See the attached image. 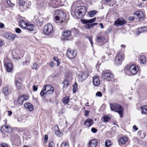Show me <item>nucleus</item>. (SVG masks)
<instances>
[{"instance_id": "0e129e2a", "label": "nucleus", "mask_w": 147, "mask_h": 147, "mask_svg": "<svg viewBox=\"0 0 147 147\" xmlns=\"http://www.w3.org/2000/svg\"><path fill=\"white\" fill-rule=\"evenodd\" d=\"M67 105V108H70L71 107V105H70L69 104H68H68Z\"/></svg>"}, {"instance_id": "9b49d317", "label": "nucleus", "mask_w": 147, "mask_h": 147, "mask_svg": "<svg viewBox=\"0 0 147 147\" xmlns=\"http://www.w3.org/2000/svg\"><path fill=\"white\" fill-rule=\"evenodd\" d=\"M129 70L131 74L135 75L138 71V68L135 64H133L130 66Z\"/></svg>"}, {"instance_id": "423d86ee", "label": "nucleus", "mask_w": 147, "mask_h": 147, "mask_svg": "<svg viewBox=\"0 0 147 147\" xmlns=\"http://www.w3.org/2000/svg\"><path fill=\"white\" fill-rule=\"evenodd\" d=\"M43 32L46 35H49L52 34L53 32V29L52 25L50 24L46 25L44 26Z\"/></svg>"}, {"instance_id": "0eeeda50", "label": "nucleus", "mask_w": 147, "mask_h": 147, "mask_svg": "<svg viewBox=\"0 0 147 147\" xmlns=\"http://www.w3.org/2000/svg\"><path fill=\"white\" fill-rule=\"evenodd\" d=\"M124 59V55L122 52L117 53L115 59V62L117 65H120Z\"/></svg>"}, {"instance_id": "13d9d810", "label": "nucleus", "mask_w": 147, "mask_h": 147, "mask_svg": "<svg viewBox=\"0 0 147 147\" xmlns=\"http://www.w3.org/2000/svg\"><path fill=\"white\" fill-rule=\"evenodd\" d=\"M7 112L8 113V115L9 116H10L12 114V112L11 111H8Z\"/></svg>"}, {"instance_id": "c9c22d12", "label": "nucleus", "mask_w": 147, "mask_h": 147, "mask_svg": "<svg viewBox=\"0 0 147 147\" xmlns=\"http://www.w3.org/2000/svg\"><path fill=\"white\" fill-rule=\"evenodd\" d=\"M138 135L141 138H143L146 135L142 131H139L138 132Z\"/></svg>"}, {"instance_id": "473e14b6", "label": "nucleus", "mask_w": 147, "mask_h": 147, "mask_svg": "<svg viewBox=\"0 0 147 147\" xmlns=\"http://www.w3.org/2000/svg\"><path fill=\"white\" fill-rule=\"evenodd\" d=\"M97 13V11H96L93 10L90 11L88 13V14L90 17H92L95 14H96Z\"/></svg>"}, {"instance_id": "f3484780", "label": "nucleus", "mask_w": 147, "mask_h": 147, "mask_svg": "<svg viewBox=\"0 0 147 147\" xmlns=\"http://www.w3.org/2000/svg\"><path fill=\"white\" fill-rule=\"evenodd\" d=\"M24 106L25 109L30 111H32L34 110L33 106L30 103H26Z\"/></svg>"}, {"instance_id": "774afa93", "label": "nucleus", "mask_w": 147, "mask_h": 147, "mask_svg": "<svg viewBox=\"0 0 147 147\" xmlns=\"http://www.w3.org/2000/svg\"><path fill=\"white\" fill-rule=\"evenodd\" d=\"M107 2H108L111 1V0H105Z\"/></svg>"}, {"instance_id": "4d7b16f0", "label": "nucleus", "mask_w": 147, "mask_h": 147, "mask_svg": "<svg viewBox=\"0 0 147 147\" xmlns=\"http://www.w3.org/2000/svg\"><path fill=\"white\" fill-rule=\"evenodd\" d=\"M133 128L134 129H135L136 130H137L138 129V128H137V127L136 125H134L133 126Z\"/></svg>"}, {"instance_id": "c756f323", "label": "nucleus", "mask_w": 147, "mask_h": 147, "mask_svg": "<svg viewBox=\"0 0 147 147\" xmlns=\"http://www.w3.org/2000/svg\"><path fill=\"white\" fill-rule=\"evenodd\" d=\"M147 28L145 27H142L139 28H138L137 30V33H138V35H139L140 33L146 30Z\"/></svg>"}, {"instance_id": "4468645a", "label": "nucleus", "mask_w": 147, "mask_h": 147, "mask_svg": "<svg viewBox=\"0 0 147 147\" xmlns=\"http://www.w3.org/2000/svg\"><path fill=\"white\" fill-rule=\"evenodd\" d=\"M92 82L93 85L95 86H98L99 85L100 80L97 76H95L93 77Z\"/></svg>"}, {"instance_id": "ea45409f", "label": "nucleus", "mask_w": 147, "mask_h": 147, "mask_svg": "<svg viewBox=\"0 0 147 147\" xmlns=\"http://www.w3.org/2000/svg\"><path fill=\"white\" fill-rule=\"evenodd\" d=\"M53 60L57 62V66H59V65L60 63L59 61V60L58 58L57 57H55L53 58Z\"/></svg>"}, {"instance_id": "864d4df0", "label": "nucleus", "mask_w": 147, "mask_h": 147, "mask_svg": "<svg viewBox=\"0 0 147 147\" xmlns=\"http://www.w3.org/2000/svg\"><path fill=\"white\" fill-rule=\"evenodd\" d=\"M55 65V64L53 61L51 62L50 63V65L51 67H54Z\"/></svg>"}, {"instance_id": "a18cd8bd", "label": "nucleus", "mask_w": 147, "mask_h": 147, "mask_svg": "<svg viewBox=\"0 0 147 147\" xmlns=\"http://www.w3.org/2000/svg\"><path fill=\"white\" fill-rule=\"evenodd\" d=\"M37 67V65L35 63H34L33 64V65L32 66V68L33 69H36V67Z\"/></svg>"}, {"instance_id": "37998d69", "label": "nucleus", "mask_w": 147, "mask_h": 147, "mask_svg": "<svg viewBox=\"0 0 147 147\" xmlns=\"http://www.w3.org/2000/svg\"><path fill=\"white\" fill-rule=\"evenodd\" d=\"M7 2L8 5L11 6H13L14 5V3L11 2L10 0H7Z\"/></svg>"}, {"instance_id": "dca6fc26", "label": "nucleus", "mask_w": 147, "mask_h": 147, "mask_svg": "<svg viewBox=\"0 0 147 147\" xmlns=\"http://www.w3.org/2000/svg\"><path fill=\"white\" fill-rule=\"evenodd\" d=\"M134 15H136L138 17L140 21L142 20L144 18V15L143 13L141 11H136Z\"/></svg>"}, {"instance_id": "cd10ccee", "label": "nucleus", "mask_w": 147, "mask_h": 147, "mask_svg": "<svg viewBox=\"0 0 147 147\" xmlns=\"http://www.w3.org/2000/svg\"><path fill=\"white\" fill-rule=\"evenodd\" d=\"M3 93L5 96L8 95L9 94V91L7 87H4L3 90Z\"/></svg>"}, {"instance_id": "ddd939ff", "label": "nucleus", "mask_w": 147, "mask_h": 147, "mask_svg": "<svg viewBox=\"0 0 147 147\" xmlns=\"http://www.w3.org/2000/svg\"><path fill=\"white\" fill-rule=\"evenodd\" d=\"M6 58L4 60V64L5 66L6 67L7 71L9 72H10L13 69V65L12 63L6 61Z\"/></svg>"}, {"instance_id": "a19ab883", "label": "nucleus", "mask_w": 147, "mask_h": 147, "mask_svg": "<svg viewBox=\"0 0 147 147\" xmlns=\"http://www.w3.org/2000/svg\"><path fill=\"white\" fill-rule=\"evenodd\" d=\"M61 147H69V145L66 142H64L61 144Z\"/></svg>"}, {"instance_id": "bb28decb", "label": "nucleus", "mask_w": 147, "mask_h": 147, "mask_svg": "<svg viewBox=\"0 0 147 147\" xmlns=\"http://www.w3.org/2000/svg\"><path fill=\"white\" fill-rule=\"evenodd\" d=\"M35 23L38 26H41L42 23V19L41 18H38L36 19Z\"/></svg>"}, {"instance_id": "a211bd4d", "label": "nucleus", "mask_w": 147, "mask_h": 147, "mask_svg": "<svg viewBox=\"0 0 147 147\" xmlns=\"http://www.w3.org/2000/svg\"><path fill=\"white\" fill-rule=\"evenodd\" d=\"M28 97L26 96H19L18 99V101L20 105H22L24 100H26Z\"/></svg>"}, {"instance_id": "5fc2aeb1", "label": "nucleus", "mask_w": 147, "mask_h": 147, "mask_svg": "<svg viewBox=\"0 0 147 147\" xmlns=\"http://www.w3.org/2000/svg\"><path fill=\"white\" fill-rule=\"evenodd\" d=\"M88 39H89V41L90 42V43H91V45H92V47H93V42L92 41V38H91V37H89L88 38Z\"/></svg>"}, {"instance_id": "f03ea898", "label": "nucleus", "mask_w": 147, "mask_h": 147, "mask_svg": "<svg viewBox=\"0 0 147 147\" xmlns=\"http://www.w3.org/2000/svg\"><path fill=\"white\" fill-rule=\"evenodd\" d=\"M110 106L111 110L118 113L121 117H122L123 109L120 105L114 103L110 104Z\"/></svg>"}, {"instance_id": "c85d7f7f", "label": "nucleus", "mask_w": 147, "mask_h": 147, "mask_svg": "<svg viewBox=\"0 0 147 147\" xmlns=\"http://www.w3.org/2000/svg\"><path fill=\"white\" fill-rule=\"evenodd\" d=\"M69 101V98L68 96H65L63 99V102L65 105L68 104Z\"/></svg>"}, {"instance_id": "7c9ffc66", "label": "nucleus", "mask_w": 147, "mask_h": 147, "mask_svg": "<svg viewBox=\"0 0 147 147\" xmlns=\"http://www.w3.org/2000/svg\"><path fill=\"white\" fill-rule=\"evenodd\" d=\"M97 23H94L91 24H87L84 26L87 29L92 28L94 26L97 24Z\"/></svg>"}, {"instance_id": "e2e57ef3", "label": "nucleus", "mask_w": 147, "mask_h": 147, "mask_svg": "<svg viewBox=\"0 0 147 147\" xmlns=\"http://www.w3.org/2000/svg\"><path fill=\"white\" fill-rule=\"evenodd\" d=\"M100 25L101 26V28L102 29L103 28H104V26H103L102 24V23H100Z\"/></svg>"}, {"instance_id": "72a5a7b5", "label": "nucleus", "mask_w": 147, "mask_h": 147, "mask_svg": "<svg viewBox=\"0 0 147 147\" xmlns=\"http://www.w3.org/2000/svg\"><path fill=\"white\" fill-rule=\"evenodd\" d=\"M71 32L70 31H65L63 33V36L67 37L70 36L71 34Z\"/></svg>"}, {"instance_id": "e433bc0d", "label": "nucleus", "mask_w": 147, "mask_h": 147, "mask_svg": "<svg viewBox=\"0 0 147 147\" xmlns=\"http://www.w3.org/2000/svg\"><path fill=\"white\" fill-rule=\"evenodd\" d=\"M140 62L142 64H144L146 63V58L144 56H141L140 58Z\"/></svg>"}, {"instance_id": "1a4fd4ad", "label": "nucleus", "mask_w": 147, "mask_h": 147, "mask_svg": "<svg viewBox=\"0 0 147 147\" xmlns=\"http://www.w3.org/2000/svg\"><path fill=\"white\" fill-rule=\"evenodd\" d=\"M67 56L70 59L74 58L76 55V52L73 50L68 49L67 50Z\"/></svg>"}, {"instance_id": "4c0bfd02", "label": "nucleus", "mask_w": 147, "mask_h": 147, "mask_svg": "<svg viewBox=\"0 0 147 147\" xmlns=\"http://www.w3.org/2000/svg\"><path fill=\"white\" fill-rule=\"evenodd\" d=\"M27 2V0H20L19 5L24 7Z\"/></svg>"}, {"instance_id": "58836bf2", "label": "nucleus", "mask_w": 147, "mask_h": 147, "mask_svg": "<svg viewBox=\"0 0 147 147\" xmlns=\"http://www.w3.org/2000/svg\"><path fill=\"white\" fill-rule=\"evenodd\" d=\"M103 119L102 121L103 122H107L110 119V118L109 117L104 115L103 117Z\"/></svg>"}, {"instance_id": "aec40b11", "label": "nucleus", "mask_w": 147, "mask_h": 147, "mask_svg": "<svg viewBox=\"0 0 147 147\" xmlns=\"http://www.w3.org/2000/svg\"><path fill=\"white\" fill-rule=\"evenodd\" d=\"M28 24L25 21L21 20L19 23V25L20 27L25 29Z\"/></svg>"}, {"instance_id": "39448f33", "label": "nucleus", "mask_w": 147, "mask_h": 147, "mask_svg": "<svg viewBox=\"0 0 147 147\" xmlns=\"http://www.w3.org/2000/svg\"><path fill=\"white\" fill-rule=\"evenodd\" d=\"M114 77L113 75L110 70L104 71L102 73V78L107 81H110Z\"/></svg>"}, {"instance_id": "20e7f679", "label": "nucleus", "mask_w": 147, "mask_h": 147, "mask_svg": "<svg viewBox=\"0 0 147 147\" xmlns=\"http://www.w3.org/2000/svg\"><path fill=\"white\" fill-rule=\"evenodd\" d=\"M87 12L86 7L84 6L78 7L75 9L74 14L78 18L81 17L84 15Z\"/></svg>"}, {"instance_id": "8fccbe9b", "label": "nucleus", "mask_w": 147, "mask_h": 147, "mask_svg": "<svg viewBox=\"0 0 147 147\" xmlns=\"http://www.w3.org/2000/svg\"><path fill=\"white\" fill-rule=\"evenodd\" d=\"M91 131L93 133H96L97 131V130L94 127H93L91 129Z\"/></svg>"}, {"instance_id": "6e6d98bb", "label": "nucleus", "mask_w": 147, "mask_h": 147, "mask_svg": "<svg viewBox=\"0 0 147 147\" xmlns=\"http://www.w3.org/2000/svg\"><path fill=\"white\" fill-rule=\"evenodd\" d=\"M33 90L34 91H36L37 90L38 88L35 85H34L33 86Z\"/></svg>"}, {"instance_id": "6e6552de", "label": "nucleus", "mask_w": 147, "mask_h": 147, "mask_svg": "<svg viewBox=\"0 0 147 147\" xmlns=\"http://www.w3.org/2000/svg\"><path fill=\"white\" fill-rule=\"evenodd\" d=\"M4 125L2 126L1 127V129H3V130H5L6 132L7 133H11L13 131L12 129L10 127L6 125V123H7V120L6 119H5L4 120Z\"/></svg>"}, {"instance_id": "680f3d73", "label": "nucleus", "mask_w": 147, "mask_h": 147, "mask_svg": "<svg viewBox=\"0 0 147 147\" xmlns=\"http://www.w3.org/2000/svg\"><path fill=\"white\" fill-rule=\"evenodd\" d=\"M4 26V25L3 23H1V28H3Z\"/></svg>"}, {"instance_id": "4be33fe9", "label": "nucleus", "mask_w": 147, "mask_h": 147, "mask_svg": "<svg viewBox=\"0 0 147 147\" xmlns=\"http://www.w3.org/2000/svg\"><path fill=\"white\" fill-rule=\"evenodd\" d=\"M97 144V142L96 140H91L89 142V146L90 147H96Z\"/></svg>"}, {"instance_id": "69168bd1", "label": "nucleus", "mask_w": 147, "mask_h": 147, "mask_svg": "<svg viewBox=\"0 0 147 147\" xmlns=\"http://www.w3.org/2000/svg\"><path fill=\"white\" fill-rule=\"evenodd\" d=\"M63 121L64 122V123L65 125H67V121L66 120H63Z\"/></svg>"}, {"instance_id": "f257e3e1", "label": "nucleus", "mask_w": 147, "mask_h": 147, "mask_svg": "<svg viewBox=\"0 0 147 147\" xmlns=\"http://www.w3.org/2000/svg\"><path fill=\"white\" fill-rule=\"evenodd\" d=\"M54 15H57L55 17V21H58L59 22H64L66 18L65 14L61 10H56L54 12Z\"/></svg>"}, {"instance_id": "7ed1b4c3", "label": "nucleus", "mask_w": 147, "mask_h": 147, "mask_svg": "<svg viewBox=\"0 0 147 147\" xmlns=\"http://www.w3.org/2000/svg\"><path fill=\"white\" fill-rule=\"evenodd\" d=\"M54 88L50 84H47L44 86L43 89L40 93L41 96H44L46 94H52L54 92Z\"/></svg>"}, {"instance_id": "c03bdc74", "label": "nucleus", "mask_w": 147, "mask_h": 147, "mask_svg": "<svg viewBox=\"0 0 147 147\" xmlns=\"http://www.w3.org/2000/svg\"><path fill=\"white\" fill-rule=\"evenodd\" d=\"M75 85H73L74 87L73 90L74 92H75L77 89V84H75Z\"/></svg>"}, {"instance_id": "052dcab7", "label": "nucleus", "mask_w": 147, "mask_h": 147, "mask_svg": "<svg viewBox=\"0 0 147 147\" xmlns=\"http://www.w3.org/2000/svg\"><path fill=\"white\" fill-rule=\"evenodd\" d=\"M48 136L47 135H45V137H44L45 139V140H47V139H48Z\"/></svg>"}, {"instance_id": "de8ad7c7", "label": "nucleus", "mask_w": 147, "mask_h": 147, "mask_svg": "<svg viewBox=\"0 0 147 147\" xmlns=\"http://www.w3.org/2000/svg\"><path fill=\"white\" fill-rule=\"evenodd\" d=\"M48 147H55V145L53 142H50L49 144Z\"/></svg>"}, {"instance_id": "3c124183", "label": "nucleus", "mask_w": 147, "mask_h": 147, "mask_svg": "<svg viewBox=\"0 0 147 147\" xmlns=\"http://www.w3.org/2000/svg\"><path fill=\"white\" fill-rule=\"evenodd\" d=\"M1 147H8V145L5 143H3L1 144Z\"/></svg>"}, {"instance_id": "393cba45", "label": "nucleus", "mask_w": 147, "mask_h": 147, "mask_svg": "<svg viewBox=\"0 0 147 147\" xmlns=\"http://www.w3.org/2000/svg\"><path fill=\"white\" fill-rule=\"evenodd\" d=\"M34 28V24L28 23L25 29H27L30 31H33Z\"/></svg>"}, {"instance_id": "9d476101", "label": "nucleus", "mask_w": 147, "mask_h": 147, "mask_svg": "<svg viewBox=\"0 0 147 147\" xmlns=\"http://www.w3.org/2000/svg\"><path fill=\"white\" fill-rule=\"evenodd\" d=\"M107 39H105L102 36H98L96 38V42L99 45H102L108 42Z\"/></svg>"}, {"instance_id": "b1692460", "label": "nucleus", "mask_w": 147, "mask_h": 147, "mask_svg": "<svg viewBox=\"0 0 147 147\" xmlns=\"http://www.w3.org/2000/svg\"><path fill=\"white\" fill-rule=\"evenodd\" d=\"M128 139L126 137H123L121 138L118 141L119 144H124L127 141Z\"/></svg>"}, {"instance_id": "bf43d9fd", "label": "nucleus", "mask_w": 147, "mask_h": 147, "mask_svg": "<svg viewBox=\"0 0 147 147\" xmlns=\"http://www.w3.org/2000/svg\"><path fill=\"white\" fill-rule=\"evenodd\" d=\"M129 20H132L134 19V18L133 17H129Z\"/></svg>"}, {"instance_id": "5701e85b", "label": "nucleus", "mask_w": 147, "mask_h": 147, "mask_svg": "<svg viewBox=\"0 0 147 147\" xmlns=\"http://www.w3.org/2000/svg\"><path fill=\"white\" fill-rule=\"evenodd\" d=\"M96 18H95L90 20H81V22L84 24L91 23L94 22L96 20Z\"/></svg>"}, {"instance_id": "a878e982", "label": "nucleus", "mask_w": 147, "mask_h": 147, "mask_svg": "<svg viewBox=\"0 0 147 147\" xmlns=\"http://www.w3.org/2000/svg\"><path fill=\"white\" fill-rule=\"evenodd\" d=\"M142 113V114H146L147 113V106L143 105L140 107Z\"/></svg>"}, {"instance_id": "f8f14e48", "label": "nucleus", "mask_w": 147, "mask_h": 147, "mask_svg": "<svg viewBox=\"0 0 147 147\" xmlns=\"http://www.w3.org/2000/svg\"><path fill=\"white\" fill-rule=\"evenodd\" d=\"M125 20L122 18H120L117 19L114 22V24L117 26H121L126 24Z\"/></svg>"}, {"instance_id": "338daca9", "label": "nucleus", "mask_w": 147, "mask_h": 147, "mask_svg": "<svg viewBox=\"0 0 147 147\" xmlns=\"http://www.w3.org/2000/svg\"><path fill=\"white\" fill-rule=\"evenodd\" d=\"M121 47H123V48H124L125 47V45H121Z\"/></svg>"}, {"instance_id": "412c9836", "label": "nucleus", "mask_w": 147, "mask_h": 147, "mask_svg": "<svg viewBox=\"0 0 147 147\" xmlns=\"http://www.w3.org/2000/svg\"><path fill=\"white\" fill-rule=\"evenodd\" d=\"M93 123V120L90 119L88 118L84 122V125L87 127H90L92 125Z\"/></svg>"}, {"instance_id": "2eb2a0df", "label": "nucleus", "mask_w": 147, "mask_h": 147, "mask_svg": "<svg viewBox=\"0 0 147 147\" xmlns=\"http://www.w3.org/2000/svg\"><path fill=\"white\" fill-rule=\"evenodd\" d=\"M5 37L10 40H13L16 37V35L9 32H6L4 34Z\"/></svg>"}, {"instance_id": "09e8293b", "label": "nucleus", "mask_w": 147, "mask_h": 147, "mask_svg": "<svg viewBox=\"0 0 147 147\" xmlns=\"http://www.w3.org/2000/svg\"><path fill=\"white\" fill-rule=\"evenodd\" d=\"M21 32V30L19 28H16V32L18 33H20Z\"/></svg>"}, {"instance_id": "49530a36", "label": "nucleus", "mask_w": 147, "mask_h": 147, "mask_svg": "<svg viewBox=\"0 0 147 147\" xmlns=\"http://www.w3.org/2000/svg\"><path fill=\"white\" fill-rule=\"evenodd\" d=\"M96 95V96L99 97H101L102 96V93L100 91L98 92Z\"/></svg>"}, {"instance_id": "603ef678", "label": "nucleus", "mask_w": 147, "mask_h": 147, "mask_svg": "<svg viewBox=\"0 0 147 147\" xmlns=\"http://www.w3.org/2000/svg\"><path fill=\"white\" fill-rule=\"evenodd\" d=\"M89 112H90L89 111H85V112H84L85 115L86 117H87L88 115Z\"/></svg>"}, {"instance_id": "6ab92c4d", "label": "nucleus", "mask_w": 147, "mask_h": 147, "mask_svg": "<svg viewBox=\"0 0 147 147\" xmlns=\"http://www.w3.org/2000/svg\"><path fill=\"white\" fill-rule=\"evenodd\" d=\"M15 84L17 88L19 89H20L22 86L21 80L20 78H18L15 80Z\"/></svg>"}, {"instance_id": "2f4dec72", "label": "nucleus", "mask_w": 147, "mask_h": 147, "mask_svg": "<svg viewBox=\"0 0 147 147\" xmlns=\"http://www.w3.org/2000/svg\"><path fill=\"white\" fill-rule=\"evenodd\" d=\"M57 129L55 131V134L59 137H61L63 135V133L61 132L59 130L58 127H57Z\"/></svg>"}, {"instance_id": "79ce46f5", "label": "nucleus", "mask_w": 147, "mask_h": 147, "mask_svg": "<svg viewBox=\"0 0 147 147\" xmlns=\"http://www.w3.org/2000/svg\"><path fill=\"white\" fill-rule=\"evenodd\" d=\"M63 83L64 84L63 88H66L67 86H68L69 84L67 80L64 81Z\"/></svg>"}, {"instance_id": "f704fd0d", "label": "nucleus", "mask_w": 147, "mask_h": 147, "mask_svg": "<svg viewBox=\"0 0 147 147\" xmlns=\"http://www.w3.org/2000/svg\"><path fill=\"white\" fill-rule=\"evenodd\" d=\"M112 144V142L108 140H107L105 142V146L106 147H109Z\"/></svg>"}]
</instances>
